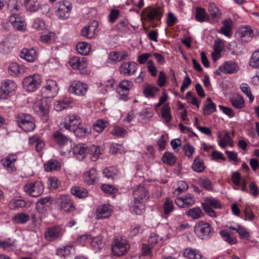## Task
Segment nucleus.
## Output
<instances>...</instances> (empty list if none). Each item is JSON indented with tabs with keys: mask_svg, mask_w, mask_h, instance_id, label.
<instances>
[{
	"mask_svg": "<svg viewBox=\"0 0 259 259\" xmlns=\"http://www.w3.org/2000/svg\"><path fill=\"white\" fill-rule=\"evenodd\" d=\"M44 167L46 171L52 172L59 170L61 168V164L56 160H50L45 164Z\"/></svg>",
	"mask_w": 259,
	"mask_h": 259,
	"instance_id": "37998d69",
	"label": "nucleus"
},
{
	"mask_svg": "<svg viewBox=\"0 0 259 259\" xmlns=\"http://www.w3.org/2000/svg\"><path fill=\"white\" fill-rule=\"evenodd\" d=\"M72 4L67 0H61L56 3L55 6V14L58 19L66 20L71 14Z\"/></svg>",
	"mask_w": 259,
	"mask_h": 259,
	"instance_id": "f03ea898",
	"label": "nucleus"
},
{
	"mask_svg": "<svg viewBox=\"0 0 259 259\" xmlns=\"http://www.w3.org/2000/svg\"><path fill=\"white\" fill-rule=\"evenodd\" d=\"M51 203L52 198L48 196L39 199L36 203V208L39 213H42L46 210V207Z\"/></svg>",
	"mask_w": 259,
	"mask_h": 259,
	"instance_id": "7c9ffc66",
	"label": "nucleus"
},
{
	"mask_svg": "<svg viewBox=\"0 0 259 259\" xmlns=\"http://www.w3.org/2000/svg\"><path fill=\"white\" fill-rule=\"evenodd\" d=\"M21 58L25 59L27 62H32L37 58V53L33 49H23L20 54Z\"/></svg>",
	"mask_w": 259,
	"mask_h": 259,
	"instance_id": "bb28decb",
	"label": "nucleus"
},
{
	"mask_svg": "<svg viewBox=\"0 0 259 259\" xmlns=\"http://www.w3.org/2000/svg\"><path fill=\"white\" fill-rule=\"evenodd\" d=\"M134 200L131 203L132 210L136 214H141L145 208L143 203L148 199L149 195L144 186L140 185L133 188Z\"/></svg>",
	"mask_w": 259,
	"mask_h": 259,
	"instance_id": "f257e3e1",
	"label": "nucleus"
},
{
	"mask_svg": "<svg viewBox=\"0 0 259 259\" xmlns=\"http://www.w3.org/2000/svg\"><path fill=\"white\" fill-rule=\"evenodd\" d=\"M143 13L149 21H159L163 16V10L159 6H150L145 8Z\"/></svg>",
	"mask_w": 259,
	"mask_h": 259,
	"instance_id": "9d476101",
	"label": "nucleus"
},
{
	"mask_svg": "<svg viewBox=\"0 0 259 259\" xmlns=\"http://www.w3.org/2000/svg\"><path fill=\"white\" fill-rule=\"evenodd\" d=\"M17 122L18 126L26 132L32 131L35 128L34 118L29 114H19L17 117Z\"/></svg>",
	"mask_w": 259,
	"mask_h": 259,
	"instance_id": "0eeeda50",
	"label": "nucleus"
},
{
	"mask_svg": "<svg viewBox=\"0 0 259 259\" xmlns=\"http://www.w3.org/2000/svg\"><path fill=\"white\" fill-rule=\"evenodd\" d=\"M230 102L232 106L236 109H241L244 107V101L239 95H234L230 99Z\"/></svg>",
	"mask_w": 259,
	"mask_h": 259,
	"instance_id": "c03bdc74",
	"label": "nucleus"
},
{
	"mask_svg": "<svg viewBox=\"0 0 259 259\" xmlns=\"http://www.w3.org/2000/svg\"><path fill=\"white\" fill-rule=\"evenodd\" d=\"M220 234L224 241L230 244H234L237 242L236 237L231 236L229 232L226 231H221L220 232Z\"/></svg>",
	"mask_w": 259,
	"mask_h": 259,
	"instance_id": "864d4df0",
	"label": "nucleus"
},
{
	"mask_svg": "<svg viewBox=\"0 0 259 259\" xmlns=\"http://www.w3.org/2000/svg\"><path fill=\"white\" fill-rule=\"evenodd\" d=\"M71 192L72 195L79 198L86 197L88 195V191L80 187L75 186L71 188Z\"/></svg>",
	"mask_w": 259,
	"mask_h": 259,
	"instance_id": "49530a36",
	"label": "nucleus"
},
{
	"mask_svg": "<svg viewBox=\"0 0 259 259\" xmlns=\"http://www.w3.org/2000/svg\"><path fill=\"white\" fill-rule=\"evenodd\" d=\"M15 222L18 224H25L29 220L28 214L25 213H20L14 217Z\"/></svg>",
	"mask_w": 259,
	"mask_h": 259,
	"instance_id": "69168bd1",
	"label": "nucleus"
},
{
	"mask_svg": "<svg viewBox=\"0 0 259 259\" xmlns=\"http://www.w3.org/2000/svg\"><path fill=\"white\" fill-rule=\"evenodd\" d=\"M119 53L116 51L110 52L108 57L107 62L110 64H114L120 61Z\"/></svg>",
	"mask_w": 259,
	"mask_h": 259,
	"instance_id": "774afa93",
	"label": "nucleus"
},
{
	"mask_svg": "<svg viewBox=\"0 0 259 259\" xmlns=\"http://www.w3.org/2000/svg\"><path fill=\"white\" fill-rule=\"evenodd\" d=\"M208 10L212 18L215 22L218 21L221 15L220 10L214 5H210Z\"/></svg>",
	"mask_w": 259,
	"mask_h": 259,
	"instance_id": "13d9d810",
	"label": "nucleus"
},
{
	"mask_svg": "<svg viewBox=\"0 0 259 259\" xmlns=\"http://www.w3.org/2000/svg\"><path fill=\"white\" fill-rule=\"evenodd\" d=\"M238 33L240 37L249 36L253 37L254 36H258L259 34V31L256 28L252 29L250 26H241L239 30Z\"/></svg>",
	"mask_w": 259,
	"mask_h": 259,
	"instance_id": "393cba45",
	"label": "nucleus"
},
{
	"mask_svg": "<svg viewBox=\"0 0 259 259\" xmlns=\"http://www.w3.org/2000/svg\"><path fill=\"white\" fill-rule=\"evenodd\" d=\"M218 137L220 139L218 144L221 147L225 148L228 145L233 146V139L228 133L226 132L223 137H222L220 134H218Z\"/></svg>",
	"mask_w": 259,
	"mask_h": 259,
	"instance_id": "58836bf2",
	"label": "nucleus"
},
{
	"mask_svg": "<svg viewBox=\"0 0 259 259\" xmlns=\"http://www.w3.org/2000/svg\"><path fill=\"white\" fill-rule=\"evenodd\" d=\"M130 249L128 241L122 238L118 237L114 241L112 247V252L114 255L121 256L124 255Z\"/></svg>",
	"mask_w": 259,
	"mask_h": 259,
	"instance_id": "6e6552de",
	"label": "nucleus"
},
{
	"mask_svg": "<svg viewBox=\"0 0 259 259\" xmlns=\"http://www.w3.org/2000/svg\"><path fill=\"white\" fill-rule=\"evenodd\" d=\"M73 101L71 98H64L62 100L57 101L54 104V108L57 111H61L68 108L72 104Z\"/></svg>",
	"mask_w": 259,
	"mask_h": 259,
	"instance_id": "c85d7f7f",
	"label": "nucleus"
},
{
	"mask_svg": "<svg viewBox=\"0 0 259 259\" xmlns=\"http://www.w3.org/2000/svg\"><path fill=\"white\" fill-rule=\"evenodd\" d=\"M23 5L30 12H36L40 8V4L37 0H23Z\"/></svg>",
	"mask_w": 259,
	"mask_h": 259,
	"instance_id": "c9c22d12",
	"label": "nucleus"
},
{
	"mask_svg": "<svg viewBox=\"0 0 259 259\" xmlns=\"http://www.w3.org/2000/svg\"><path fill=\"white\" fill-rule=\"evenodd\" d=\"M55 34L52 32L44 33L41 35L40 40L42 42L47 44H51L55 40Z\"/></svg>",
	"mask_w": 259,
	"mask_h": 259,
	"instance_id": "680f3d73",
	"label": "nucleus"
},
{
	"mask_svg": "<svg viewBox=\"0 0 259 259\" xmlns=\"http://www.w3.org/2000/svg\"><path fill=\"white\" fill-rule=\"evenodd\" d=\"M90 244L94 250L99 251L104 247L105 241L101 236H92Z\"/></svg>",
	"mask_w": 259,
	"mask_h": 259,
	"instance_id": "2f4dec72",
	"label": "nucleus"
},
{
	"mask_svg": "<svg viewBox=\"0 0 259 259\" xmlns=\"http://www.w3.org/2000/svg\"><path fill=\"white\" fill-rule=\"evenodd\" d=\"M95 28L93 26H85L81 30V35L87 38L94 37Z\"/></svg>",
	"mask_w": 259,
	"mask_h": 259,
	"instance_id": "bf43d9fd",
	"label": "nucleus"
},
{
	"mask_svg": "<svg viewBox=\"0 0 259 259\" xmlns=\"http://www.w3.org/2000/svg\"><path fill=\"white\" fill-rule=\"evenodd\" d=\"M83 179L87 185H94L99 181V174L96 169L93 167L83 174Z\"/></svg>",
	"mask_w": 259,
	"mask_h": 259,
	"instance_id": "a211bd4d",
	"label": "nucleus"
},
{
	"mask_svg": "<svg viewBox=\"0 0 259 259\" xmlns=\"http://www.w3.org/2000/svg\"><path fill=\"white\" fill-rule=\"evenodd\" d=\"M216 111V105L210 98H207L203 108L204 115H210Z\"/></svg>",
	"mask_w": 259,
	"mask_h": 259,
	"instance_id": "79ce46f5",
	"label": "nucleus"
},
{
	"mask_svg": "<svg viewBox=\"0 0 259 259\" xmlns=\"http://www.w3.org/2000/svg\"><path fill=\"white\" fill-rule=\"evenodd\" d=\"M113 212L111 206L104 204L99 206L96 211V218L98 220L107 219L110 217Z\"/></svg>",
	"mask_w": 259,
	"mask_h": 259,
	"instance_id": "dca6fc26",
	"label": "nucleus"
},
{
	"mask_svg": "<svg viewBox=\"0 0 259 259\" xmlns=\"http://www.w3.org/2000/svg\"><path fill=\"white\" fill-rule=\"evenodd\" d=\"M59 91L57 82L53 79H47L45 85L41 89V93L44 97L52 98L56 97Z\"/></svg>",
	"mask_w": 259,
	"mask_h": 259,
	"instance_id": "1a4fd4ad",
	"label": "nucleus"
},
{
	"mask_svg": "<svg viewBox=\"0 0 259 259\" xmlns=\"http://www.w3.org/2000/svg\"><path fill=\"white\" fill-rule=\"evenodd\" d=\"M175 203L180 207H188L195 204V199L192 195L188 194L176 199Z\"/></svg>",
	"mask_w": 259,
	"mask_h": 259,
	"instance_id": "f3484780",
	"label": "nucleus"
},
{
	"mask_svg": "<svg viewBox=\"0 0 259 259\" xmlns=\"http://www.w3.org/2000/svg\"><path fill=\"white\" fill-rule=\"evenodd\" d=\"M103 173L106 178L113 180L117 178L119 175V171L113 166L105 168Z\"/></svg>",
	"mask_w": 259,
	"mask_h": 259,
	"instance_id": "a18cd8bd",
	"label": "nucleus"
},
{
	"mask_svg": "<svg viewBox=\"0 0 259 259\" xmlns=\"http://www.w3.org/2000/svg\"><path fill=\"white\" fill-rule=\"evenodd\" d=\"M92 130L90 127L87 126L79 125L72 131L77 137L82 138L90 135Z\"/></svg>",
	"mask_w": 259,
	"mask_h": 259,
	"instance_id": "e433bc0d",
	"label": "nucleus"
},
{
	"mask_svg": "<svg viewBox=\"0 0 259 259\" xmlns=\"http://www.w3.org/2000/svg\"><path fill=\"white\" fill-rule=\"evenodd\" d=\"M81 120L78 116L72 114L66 116L61 123V125L66 130L72 132L74 129L80 125Z\"/></svg>",
	"mask_w": 259,
	"mask_h": 259,
	"instance_id": "f8f14e48",
	"label": "nucleus"
},
{
	"mask_svg": "<svg viewBox=\"0 0 259 259\" xmlns=\"http://www.w3.org/2000/svg\"><path fill=\"white\" fill-rule=\"evenodd\" d=\"M72 150L74 156L80 161L84 158L88 152L87 147L83 144L74 146Z\"/></svg>",
	"mask_w": 259,
	"mask_h": 259,
	"instance_id": "4be33fe9",
	"label": "nucleus"
},
{
	"mask_svg": "<svg viewBox=\"0 0 259 259\" xmlns=\"http://www.w3.org/2000/svg\"><path fill=\"white\" fill-rule=\"evenodd\" d=\"M198 184L207 190L210 191L212 190V183L206 177H201L198 180Z\"/></svg>",
	"mask_w": 259,
	"mask_h": 259,
	"instance_id": "6e6d98bb",
	"label": "nucleus"
},
{
	"mask_svg": "<svg viewBox=\"0 0 259 259\" xmlns=\"http://www.w3.org/2000/svg\"><path fill=\"white\" fill-rule=\"evenodd\" d=\"M17 88L16 82L12 80L8 79L5 80L2 84L0 93L3 95H8L14 92Z\"/></svg>",
	"mask_w": 259,
	"mask_h": 259,
	"instance_id": "aec40b11",
	"label": "nucleus"
},
{
	"mask_svg": "<svg viewBox=\"0 0 259 259\" xmlns=\"http://www.w3.org/2000/svg\"><path fill=\"white\" fill-rule=\"evenodd\" d=\"M8 71L11 75L17 76L23 74L25 72V68L23 66L13 62L10 64Z\"/></svg>",
	"mask_w": 259,
	"mask_h": 259,
	"instance_id": "473e14b6",
	"label": "nucleus"
},
{
	"mask_svg": "<svg viewBox=\"0 0 259 259\" xmlns=\"http://www.w3.org/2000/svg\"><path fill=\"white\" fill-rule=\"evenodd\" d=\"M203 208H213L214 209L221 208L220 202L214 198H207L204 200V202L202 203Z\"/></svg>",
	"mask_w": 259,
	"mask_h": 259,
	"instance_id": "f704fd0d",
	"label": "nucleus"
},
{
	"mask_svg": "<svg viewBox=\"0 0 259 259\" xmlns=\"http://www.w3.org/2000/svg\"><path fill=\"white\" fill-rule=\"evenodd\" d=\"M69 64L74 69L82 70L87 66V60L84 57H74L70 59Z\"/></svg>",
	"mask_w": 259,
	"mask_h": 259,
	"instance_id": "b1692460",
	"label": "nucleus"
},
{
	"mask_svg": "<svg viewBox=\"0 0 259 259\" xmlns=\"http://www.w3.org/2000/svg\"><path fill=\"white\" fill-rule=\"evenodd\" d=\"M194 231L196 235L202 240L209 239L213 233L212 229L209 224L203 221L196 223Z\"/></svg>",
	"mask_w": 259,
	"mask_h": 259,
	"instance_id": "20e7f679",
	"label": "nucleus"
},
{
	"mask_svg": "<svg viewBox=\"0 0 259 259\" xmlns=\"http://www.w3.org/2000/svg\"><path fill=\"white\" fill-rule=\"evenodd\" d=\"M53 138L55 142L60 147L62 148L65 146L70 145L71 141L65 135H63L59 131L56 132L53 135Z\"/></svg>",
	"mask_w": 259,
	"mask_h": 259,
	"instance_id": "a878e982",
	"label": "nucleus"
},
{
	"mask_svg": "<svg viewBox=\"0 0 259 259\" xmlns=\"http://www.w3.org/2000/svg\"><path fill=\"white\" fill-rule=\"evenodd\" d=\"M188 188V184L184 181H180L178 182V187L174 191V194L179 195L186 191Z\"/></svg>",
	"mask_w": 259,
	"mask_h": 259,
	"instance_id": "338daca9",
	"label": "nucleus"
},
{
	"mask_svg": "<svg viewBox=\"0 0 259 259\" xmlns=\"http://www.w3.org/2000/svg\"><path fill=\"white\" fill-rule=\"evenodd\" d=\"M161 115L166 122H169L171 120L170 114V107L168 103L165 104L161 109Z\"/></svg>",
	"mask_w": 259,
	"mask_h": 259,
	"instance_id": "3c124183",
	"label": "nucleus"
},
{
	"mask_svg": "<svg viewBox=\"0 0 259 259\" xmlns=\"http://www.w3.org/2000/svg\"><path fill=\"white\" fill-rule=\"evenodd\" d=\"M162 161L163 163L167 165H173L176 162L177 158L174 153L169 152H166L163 154L162 157Z\"/></svg>",
	"mask_w": 259,
	"mask_h": 259,
	"instance_id": "09e8293b",
	"label": "nucleus"
},
{
	"mask_svg": "<svg viewBox=\"0 0 259 259\" xmlns=\"http://www.w3.org/2000/svg\"><path fill=\"white\" fill-rule=\"evenodd\" d=\"M78 52L83 55H88L91 51V46L85 42H78L76 45Z\"/></svg>",
	"mask_w": 259,
	"mask_h": 259,
	"instance_id": "de8ad7c7",
	"label": "nucleus"
},
{
	"mask_svg": "<svg viewBox=\"0 0 259 259\" xmlns=\"http://www.w3.org/2000/svg\"><path fill=\"white\" fill-rule=\"evenodd\" d=\"M17 160V155L16 154H10L7 157L1 160V162L2 164L5 168L8 169L10 168L12 170L15 171L16 170V167L15 166L14 163Z\"/></svg>",
	"mask_w": 259,
	"mask_h": 259,
	"instance_id": "cd10ccee",
	"label": "nucleus"
},
{
	"mask_svg": "<svg viewBox=\"0 0 259 259\" xmlns=\"http://www.w3.org/2000/svg\"><path fill=\"white\" fill-rule=\"evenodd\" d=\"M195 18L197 21L202 22L207 19V15L203 9L197 8L196 11Z\"/></svg>",
	"mask_w": 259,
	"mask_h": 259,
	"instance_id": "052dcab7",
	"label": "nucleus"
},
{
	"mask_svg": "<svg viewBox=\"0 0 259 259\" xmlns=\"http://www.w3.org/2000/svg\"><path fill=\"white\" fill-rule=\"evenodd\" d=\"M223 26L220 30V32L225 36L229 37L231 35V21L230 20H224L223 22Z\"/></svg>",
	"mask_w": 259,
	"mask_h": 259,
	"instance_id": "5fc2aeb1",
	"label": "nucleus"
},
{
	"mask_svg": "<svg viewBox=\"0 0 259 259\" xmlns=\"http://www.w3.org/2000/svg\"><path fill=\"white\" fill-rule=\"evenodd\" d=\"M33 109L34 112L41 117L44 122L48 121L50 107L47 98L45 97L37 98L33 103Z\"/></svg>",
	"mask_w": 259,
	"mask_h": 259,
	"instance_id": "7ed1b4c3",
	"label": "nucleus"
},
{
	"mask_svg": "<svg viewBox=\"0 0 259 259\" xmlns=\"http://www.w3.org/2000/svg\"><path fill=\"white\" fill-rule=\"evenodd\" d=\"M133 83L128 80H123L120 82L117 87V91L121 96H126L130 90L133 87Z\"/></svg>",
	"mask_w": 259,
	"mask_h": 259,
	"instance_id": "5701e85b",
	"label": "nucleus"
},
{
	"mask_svg": "<svg viewBox=\"0 0 259 259\" xmlns=\"http://www.w3.org/2000/svg\"><path fill=\"white\" fill-rule=\"evenodd\" d=\"M183 256L188 259H201L202 255L200 251L196 249L188 247L183 250Z\"/></svg>",
	"mask_w": 259,
	"mask_h": 259,
	"instance_id": "c756f323",
	"label": "nucleus"
},
{
	"mask_svg": "<svg viewBox=\"0 0 259 259\" xmlns=\"http://www.w3.org/2000/svg\"><path fill=\"white\" fill-rule=\"evenodd\" d=\"M237 64L234 62H226L224 64L220 66L215 71L218 75H220L222 72H226L229 74H232L236 72L238 70Z\"/></svg>",
	"mask_w": 259,
	"mask_h": 259,
	"instance_id": "412c9836",
	"label": "nucleus"
},
{
	"mask_svg": "<svg viewBox=\"0 0 259 259\" xmlns=\"http://www.w3.org/2000/svg\"><path fill=\"white\" fill-rule=\"evenodd\" d=\"M45 187L39 181L28 182L23 187L24 191L30 197H38L44 192Z\"/></svg>",
	"mask_w": 259,
	"mask_h": 259,
	"instance_id": "39448f33",
	"label": "nucleus"
},
{
	"mask_svg": "<svg viewBox=\"0 0 259 259\" xmlns=\"http://www.w3.org/2000/svg\"><path fill=\"white\" fill-rule=\"evenodd\" d=\"M163 210L165 214H168L174 209V204L172 200L166 198L163 204Z\"/></svg>",
	"mask_w": 259,
	"mask_h": 259,
	"instance_id": "0e129e2a",
	"label": "nucleus"
},
{
	"mask_svg": "<svg viewBox=\"0 0 259 259\" xmlns=\"http://www.w3.org/2000/svg\"><path fill=\"white\" fill-rule=\"evenodd\" d=\"M26 205V202L20 197H15L9 202V207L14 209L18 208H23Z\"/></svg>",
	"mask_w": 259,
	"mask_h": 259,
	"instance_id": "4c0bfd02",
	"label": "nucleus"
},
{
	"mask_svg": "<svg viewBox=\"0 0 259 259\" xmlns=\"http://www.w3.org/2000/svg\"><path fill=\"white\" fill-rule=\"evenodd\" d=\"M74 248L72 245H67L61 247L57 250L58 255L66 257L74 252Z\"/></svg>",
	"mask_w": 259,
	"mask_h": 259,
	"instance_id": "603ef678",
	"label": "nucleus"
},
{
	"mask_svg": "<svg viewBox=\"0 0 259 259\" xmlns=\"http://www.w3.org/2000/svg\"><path fill=\"white\" fill-rule=\"evenodd\" d=\"M137 67V64L134 62H125L120 66L119 71L124 75L130 76L136 72Z\"/></svg>",
	"mask_w": 259,
	"mask_h": 259,
	"instance_id": "6ab92c4d",
	"label": "nucleus"
},
{
	"mask_svg": "<svg viewBox=\"0 0 259 259\" xmlns=\"http://www.w3.org/2000/svg\"><path fill=\"white\" fill-rule=\"evenodd\" d=\"M41 82L40 76L38 74H34L24 78L22 84L23 87L26 91L33 92L39 88Z\"/></svg>",
	"mask_w": 259,
	"mask_h": 259,
	"instance_id": "423d86ee",
	"label": "nucleus"
},
{
	"mask_svg": "<svg viewBox=\"0 0 259 259\" xmlns=\"http://www.w3.org/2000/svg\"><path fill=\"white\" fill-rule=\"evenodd\" d=\"M61 209L66 212H71L75 209V206L70 196L68 195H61L58 198Z\"/></svg>",
	"mask_w": 259,
	"mask_h": 259,
	"instance_id": "2eb2a0df",
	"label": "nucleus"
},
{
	"mask_svg": "<svg viewBox=\"0 0 259 259\" xmlns=\"http://www.w3.org/2000/svg\"><path fill=\"white\" fill-rule=\"evenodd\" d=\"M193 169L197 172H201L204 170L205 166L203 164L202 161L199 157H197L194 160L192 165Z\"/></svg>",
	"mask_w": 259,
	"mask_h": 259,
	"instance_id": "4d7b16f0",
	"label": "nucleus"
},
{
	"mask_svg": "<svg viewBox=\"0 0 259 259\" xmlns=\"http://www.w3.org/2000/svg\"><path fill=\"white\" fill-rule=\"evenodd\" d=\"M108 122L103 119H98L93 124V129L98 133H102L107 126Z\"/></svg>",
	"mask_w": 259,
	"mask_h": 259,
	"instance_id": "8fccbe9b",
	"label": "nucleus"
},
{
	"mask_svg": "<svg viewBox=\"0 0 259 259\" xmlns=\"http://www.w3.org/2000/svg\"><path fill=\"white\" fill-rule=\"evenodd\" d=\"M159 89L153 85L147 84L144 88L143 93L144 96L147 98H153L154 97L158 92Z\"/></svg>",
	"mask_w": 259,
	"mask_h": 259,
	"instance_id": "ea45409f",
	"label": "nucleus"
},
{
	"mask_svg": "<svg viewBox=\"0 0 259 259\" xmlns=\"http://www.w3.org/2000/svg\"><path fill=\"white\" fill-rule=\"evenodd\" d=\"M65 232L64 229L60 226H53L48 227L45 232V238L50 241H53L60 238Z\"/></svg>",
	"mask_w": 259,
	"mask_h": 259,
	"instance_id": "9b49d317",
	"label": "nucleus"
},
{
	"mask_svg": "<svg viewBox=\"0 0 259 259\" xmlns=\"http://www.w3.org/2000/svg\"><path fill=\"white\" fill-rule=\"evenodd\" d=\"M29 143L30 145H35L37 151L42 150L45 147V143L37 136L34 135L29 138Z\"/></svg>",
	"mask_w": 259,
	"mask_h": 259,
	"instance_id": "a19ab883",
	"label": "nucleus"
},
{
	"mask_svg": "<svg viewBox=\"0 0 259 259\" xmlns=\"http://www.w3.org/2000/svg\"><path fill=\"white\" fill-rule=\"evenodd\" d=\"M9 22L14 29L21 32H25L27 25L23 18L16 14H12L9 17Z\"/></svg>",
	"mask_w": 259,
	"mask_h": 259,
	"instance_id": "4468645a",
	"label": "nucleus"
},
{
	"mask_svg": "<svg viewBox=\"0 0 259 259\" xmlns=\"http://www.w3.org/2000/svg\"><path fill=\"white\" fill-rule=\"evenodd\" d=\"M88 85L80 81H74L68 89L70 93L78 96H83L88 90Z\"/></svg>",
	"mask_w": 259,
	"mask_h": 259,
	"instance_id": "ddd939ff",
	"label": "nucleus"
},
{
	"mask_svg": "<svg viewBox=\"0 0 259 259\" xmlns=\"http://www.w3.org/2000/svg\"><path fill=\"white\" fill-rule=\"evenodd\" d=\"M249 65L255 68L259 67V49L252 54L249 60Z\"/></svg>",
	"mask_w": 259,
	"mask_h": 259,
	"instance_id": "e2e57ef3",
	"label": "nucleus"
},
{
	"mask_svg": "<svg viewBox=\"0 0 259 259\" xmlns=\"http://www.w3.org/2000/svg\"><path fill=\"white\" fill-rule=\"evenodd\" d=\"M186 214L192 220H197L201 218L204 213L199 207H195L188 209L186 211Z\"/></svg>",
	"mask_w": 259,
	"mask_h": 259,
	"instance_id": "72a5a7b5",
	"label": "nucleus"
}]
</instances>
